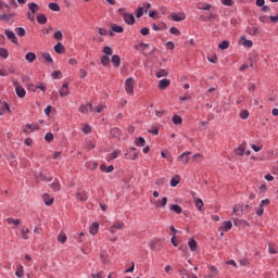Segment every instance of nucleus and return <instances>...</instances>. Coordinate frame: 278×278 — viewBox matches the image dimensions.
Returning <instances> with one entry per match:
<instances>
[{
    "label": "nucleus",
    "instance_id": "obj_8",
    "mask_svg": "<svg viewBox=\"0 0 278 278\" xmlns=\"http://www.w3.org/2000/svg\"><path fill=\"white\" fill-rule=\"evenodd\" d=\"M192 154V152H184L182 154H180L179 156H178V160L180 161V162H182V164H188V162H190V157H188V155H191Z\"/></svg>",
    "mask_w": 278,
    "mask_h": 278
},
{
    "label": "nucleus",
    "instance_id": "obj_50",
    "mask_svg": "<svg viewBox=\"0 0 278 278\" xmlns=\"http://www.w3.org/2000/svg\"><path fill=\"white\" fill-rule=\"evenodd\" d=\"M53 38L55 40H62V38H64V36L62 35V30H56L53 35Z\"/></svg>",
    "mask_w": 278,
    "mask_h": 278
},
{
    "label": "nucleus",
    "instance_id": "obj_7",
    "mask_svg": "<svg viewBox=\"0 0 278 278\" xmlns=\"http://www.w3.org/2000/svg\"><path fill=\"white\" fill-rule=\"evenodd\" d=\"M170 86V79L168 78H163L159 81V88L160 90H166Z\"/></svg>",
    "mask_w": 278,
    "mask_h": 278
},
{
    "label": "nucleus",
    "instance_id": "obj_10",
    "mask_svg": "<svg viewBox=\"0 0 278 278\" xmlns=\"http://www.w3.org/2000/svg\"><path fill=\"white\" fill-rule=\"evenodd\" d=\"M89 233L91 236H97L99 233V223L94 222L90 227H89Z\"/></svg>",
    "mask_w": 278,
    "mask_h": 278
},
{
    "label": "nucleus",
    "instance_id": "obj_5",
    "mask_svg": "<svg viewBox=\"0 0 278 278\" xmlns=\"http://www.w3.org/2000/svg\"><path fill=\"white\" fill-rule=\"evenodd\" d=\"M78 112H80V114H88L89 112H92V104H81L78 109Z\"/></svg>",
    "mask_w": 278,
    "mask_h": 278
},
{
    "label": "nucleus",
    "instance_id": "obj_19",
    "mask_svg": "<svg viewBox=\"0 0 278 278\" xmlns=\"http://www.w3.org/2000/svg\"><path fill=\"white\" fill-rule=\"evenodd\" d=\"M168 203V198L164 197L161 201H157L154 203L155 207H166V204Z\"/></svg>",
    "mask_w": 278,
    "mask_h": 278
},
{
    "label": "nucleus",
    "instance_id": "obj_3",
    "mask_svg": "<svg viewBox=\"0 0 278 278\" xmlns=\"http://www.w3.org/2000/svg\"><path fill=\"white\" fill-rule=\"evenodd\" d=\"M134 78H127L125 81V90L127 94H134Z\"/></svg>",
    "mask_w": 278,
    "mask_h": 278
},
{
    "label": "nucleus",
    "instance_id": "obj_52",
    "mask_svg": "<svg viewBox=\"0 0 278 278\" xmlns=\"http://www.w3.org/2000/svg\"><path fill=\"white\" fill-rule=\"evenodd\" d=\"M169 34H173L174 36H181V31H179L177 27H172L169 29Z\"/></svg>",
    "mask_w": 278,
    "mask_h": 278
},
{
    "label": "nucleus",
    "instance_id": "obj_22",
    "mask_svg": "<svg viewBox=\"0 0 278 278\" xmlns=\"http://www.w3.org/2000/svg\"><path fill=\"white\" fill-rule=\"evenodd\" d=\"M111 62L114 64L115 68H118V66H121V56L117 54L113 55Z\"/></svg>",
    "mask_w": 278,
    "mask_h": 278
},
{
    "label": "nucleus",
    "instance_id": "obj_21",
    "mask_svg": "<svg viewBox=\"0 0 278 278\" xmlns=\"http://www.w3.org/2000/svg\"><path fill=\"white\" fill-rule=\"evenodd\" d=\"M194 205H195V207L199 212L203 211L204 203H203V200L201 198H198V199L194 200Z\"/></svg>",
    "mask_w": 278,
    "mask_h": 278
},
{
    "label": "nucleus",
    "instance_id": "obj_33",
    "mask_svg": "<svg viewBox=\"0 0 278 278\" xmlns=\"http://www.w3.org/2000/svg\"><path fill=\"white\" fill-rule=\"evenodd\" d=\"M10 56V52H8V49L0 48V58H3V60H8Z\"/></svg>",
    "mask_w": 278,
    "mask_h": 278
},
{
    "label": "nucleus",
    "instance_id": "obj_12",
    "mask_svg": "<svg viewBox=\"0 0 278 278\" xmlns=\"http://www.w3.org/2000/svg\"><path fill=\"white\" fill-rule=\"evenodd\" d=\"M53 180V178H47V176H45L43 174H42V172H40L39 174H37L36 175V182L37 184H40V181H52Z\"/></svg>",
    "mask_w": 278,
    "mask_h": 278
},
{
    "label": "nucleus",
    "instance_id": "obj_44",
    "mask_svg": "<svg viewBox=\"0 0 278 278\" xmlns=\"http://www.w3.org/2000/svg\"><path fill=\"white\" fill-rule=\"evenodd\" d=\"M15 34H17V36L23 38V36H25V34H26L25 28H23V27L15 28Z\"/></svg>",
    "mask_w": 278,
    "mask_h": 278
},
{
    "label": "nucleus",
    "instance_id": "obj_13",
    "mask_svg": "<svg viewBox=\"0 0 278 278\" xmlns=\"http://www.w3.org/2000/svg\"><path fill=\"white\" fill-rule=\"evenodd\" d=\"M76 199H78V201H88V192L78 191L76 194Z\"/></svg>",
    "mask_w": 278,
    "mask_h": 278
},
{
    "label": "nucleus",
    "instance_id": "obj_58",
    "mask_svg": "<svg viewBox=\"0 0 278 278\" xmlns=\"http://www.w3.org/2000/svg\"><path fill=\"white\" fill-rule=\"evenodd\" d=\"M263 214H264V206L260 204L258 208L256 210V215L262 216Z\"/></svg>",
    "mask_w": 278,
    "mask_h": 278
},
{
    "label": "nucleus",
    "instance_id": "obj_15",
    "mask_svg": "<svg viewBox=\"0 0 278 278\" xmlns=\"http://www.w3.org/2000/svg\"><path fill=\"white\" fill-rule=\"evenodd\" d=\"M118 155H121V150H115L112 153L108 154L106 160L109 162H112V160H116V157H118Z\"/></svg>",
    "mask_w": 278,
    "mask_h": 278
},
{
    "label": "nucleus",
    "instance_id": "obj_48",
    "mask_svg": "<svg viewBox=\"0 0 278 278\" xmlns=\"http://www.w3.org/2000/svg\"><path fill=\"white\" fill-rule=\"evenodd\" d=\"M143 15H144V8L142 7L138 8L136 13L137 18H142Z\"/></svg>",
    "mask_w": 278,
    "mask_h": 278
},
{
    "label": "nucleus",
    "instance_id": "obj_41",
    "mask_svg": "<svg viewBox=\"0 0 278 278\" xmlns=\"http://www.w3.org/2000/svg\"><path fill=\"white\" fill-rule=\"evenodd\" d=\"M113 227H115V229L121 230L125 227V224L123 223V220H116L114 222Z\"/></svg>",
    "mask_w": 278,
    "mask_h": 278
},
{
    "label": "nucleus",
    "instance_id": "obj_47",
    "mask_svg": "<svg viewBox=\"0 0 278 278\" xmlns=\"http://www.w3.org/2000/svg\"><path fill=\"white\" fill-rule=\"evenodd\" d=\"M249 112L247 110H242L239 114L240 118H242V121H247V118H249Z\"/></svg>",
    "mask_w": 278,
    "mask_h": 278
},
{
    "label": "nucleus",
    "instance_id": "obj_29",
    "mask_svg": "<svg viewBox=\"0 0 278 278\" xmlns=\"http://www.w3.org/2000/svg\"><path fill=\"white\" fill-rule=\"evenodd\" d=\"M37 23H39V25H47V15L45 14L38 15Z\"/></svg>",
    "mask_w": 278,
    "mask_h": 278
},
{
    "label": "nucleus",
    "instance_id": "obj_35",
    "mask_svg": "<svg viewBox=\"0 0 278 278\" xmlns=\"http://www.w3.org/2000/svg\"><path fill=\"white\" fill-rule=\"evenodd\" d=\"M172 121H173L174 125H181V123H184V119L179 115H174Z\"/></svg>",
    "mask_w": 278,
    "mask_h": 278
},
{
    "label": "nucleus",
    "instance_id": "obj_53",
    "mask_svg": "<svg viewBox=\"0 0 278 278\" xmlns=\"http://www.w3.org/2000/svg\"><path fill=\"white\" fill-rule=\"evenodd\" d=\"M88 76V72L84 68L79 70V77L80 79H86V77Z\"/></svg>",
    "mask_w": 278,
    "mask_h": 278
},
{
    "label": "nucleus",
    "instance_id": "obj_1",
    "mask_svg": "<svg viewBox=\"0 0 278 278\" xmlns=\"http://www.w3.org/2000/svg\"><path fill=\"white\" fill-rule=\"evenodd\" d=\"M118 13L121 16H123L124 23H126V25H134V23H136V17L134 14L125 12L124 8L118 9Z\"/></svg>",
    "mask_w": 278,
    "mask_h": 278
},
{
    "label": "nucleus",
    "instance_id": "obj_46",
    "mask_svg": "<svg viewBox=\"0 0 278 278\" xmlns=\"http://www.w3.org/2000/svg\"><path fill=\"white\" fill-rule=\"evenodd\" d=\"M236 155H244V146H239L236 150H235Z\"/></svg>",
    "mask_w": 278,
    "mask_h": 278
},
{
    "label": "nucleus",
    "instance_id": "obj_40",
    "mask_svg": "<svg viewBox=\"0 0 278 278\" xmlns=\"http://www.w3.org/2000/svg\"><path fill=\"white\" fill-rule=\"evenodd\" d=\"M248 33L250 34V36H257V34H260V28L258 27L248 28Z\"/></svg>",
    "mask_w": 278,
    "mask_h": 278
},
{
    "label": "nucleus",
    "instance_id": "obj_6",
    "mask_svg": "<svg viewBox=\"0 0 278 278\" xmlns=\"http://www.w3.org/2000/svg\"><path fill=\"white\" fill-rule=\"evenodd\" d=\"M59 92L60 97H68V94H71V91L68 90V83H64Z\"/></svg>",
    "mask_w": 278,
    "mask_h": 278
},
{
    "label": "nucleus",
    "instance_id": "obj_39",
    "mask_svg": "<svg viewBox=\"0 0 278 278\" xmlns=\"http://www.w3.org/2000/svg\"><path fill=\"white\" fill-rule=\"evenodd\" d=\"M218 49H222V51H225L226 49H229V41L224 40V41L219 42Z\"/></svg>",
    "mask_w": 278,
    "mask_h": 278
},
{
    "label": "nucleus",
    "instance_id": "obj_24",
    "mask_svg": "<svg viewBox=\"0 0 278 278\" xmlns=\"http://www.w3.org/2000/svg\"><path fill=\"white\" fill-rule=\"evenodd\" d=\"M23 275H25V269L23 265H18L15 271V276H17L18 278H23Z\"/></svg>",
    "mask_w": 278,
    "mask_h": 278
},
{
    "label": "nucleus",
    "instance_id": "obj_55",
    "mask_svg": "<svg viewBox=\"0 0 278 278\" xmlns=\"http://www.w3.org/2000/svg\"><path fill=\"white\" fill-rule=\"evenodd\" d=\"M210 270H211V273H213V275H211L210 277H214L216 275H219L218 268H216V266H211Z\"/></svg>",
    "mask_w": 278,
    "mask_h": 278
},
{
    "label": "nucleus",
    "instance_id": "obj_34",
    "mask_svg": "<svg viewBox=\"0 0 278 278\" xmlns=\"http://www.w3.org/2000/svg\"><path fill=\"white\" fill-rule=\"evenodd\" d=\"M30 88H34L33 90L36 91V88L39 90H42V92H47V86L45 84L40 83L37 86L30 85Z\"/></svg>",
    "mask_w": 278,
    "mask_h": 278
},
{
    "label": "nucleus",
    "instance_id": "obj_9",
    "mask_svg": "<svg viewBox=\"0 0 278 278\" xmlns=\"http://www.w3.org/2000/svg\"><path fill=\"white\" fill-rule=\"evenodd\" d=\"M188 247L192 253H194V251L199 249V244L197 243V240H194V238L189 239Z\"/></svg>",
    "mask_w": 278,
    "mask_h": 278
},
{
    "label": "nucleus",
    "instance_id": "obj_17",
    "mask_svg": "<svg viewBox=\"0 0 278 278\" xmlns=\"http://www.w3.org/2000/svg\"><path fill=\"white\" fill-rule=\"evenodd\" d=\"M25 60L26 62H28L29 64H31L33 62L36 61V53L34 52H27L25 55Z\"/></svg>",
    "mask_w": 278,
    "mask_h": 278
},
{
    "label": "nucleus",
    "instance_id": "obj_62",
    "mask_svg": "<svg viewBox=\"0 0 278 278\" xmlns=\"http://www.w3.org/2000/svg\"><path fill=\"white\" fill-rule=\"evenodd\" d=\"M223 5L231 7L233 5V0H222Z\"/></svg>",
    "mask_w": 278,
    "mask_h": 278
},
{
    "label": "nucleus",
    "instance_id": "obj_49",
    "mask_svg": "<svg viewBox=\"0 0 278 278\" xmlns=\"http://www.w3.org/2000/svg\"><path fill=\"white\" fill-rule=\"evenodd\" d=\"M178 185H179V178H172L170 179L169 186L172 188H177Z\"/></svg>",
    "mask_w": 278,
    "mask_h": 278
},
{
    "label": "nucleus",
    "instance_id": "obj_38",
    "mask_svg": "<svg viewBox=\"0 0 278 278\" xmlns=\"http://www.w3.org/2000/svg\"><path fill=\"white\" fill-rule=\"evenodd\" d=\"M167 76H168V71L166 70H160L159 72H156L157 79H161V77H167Z\"/></svg>",
    "mask_w": 278,
    "mask_h": 278
},
{
    "label": "nucleus",
    "instance_id": "obj_28",
    "mask_svg": "<svg viewBox=\"0 0 278 278\" xmlns=\"http://www.w3.org/2000/svg\"><path fill=\"white\" fill-rule=\"evenodd\" d=\"M49 10H52V12H60V4L56 2H51L48 4Z\"/></svg>",
    "mask_w": 278,
    "mask_h": 278
},
{
    "label": "nucleus",
    "instance_id": "obj_54",
    "mask_svg": "<svg viewBox=\"0 0 278 278\" xmlns=\"http://www.w3.org/2000/svg\"><path fill=\"white\" fill-rule=\"evenodd\" d=\"M46 142H53V135L51 132H47L45 136Z\"/></svg>",
    "mask_w": 278,
    "mask_h": 278
},
{
    "label": "nucleus",
    "instance_id": "obj_51",
    "mask_svg": "<svg viewBox=\"0 0 278 278\" xmlns=\"http://www.w3.org/2000/svg\"><path fill=\"white\" fill-rule=\"evenodd\" d=\"M102 51H103L104 55H106V56L108 55H112V53H113V51L110 48V46H105Z\"/></svg>",
    "mask_w": 278,
    "mask_h": 278
},
{
    "label": "nucleus",
    "instance_id": "obj_31",
    "mask_svg": "<svg viewBox=\"0 0 278 278\" xmlns=\"http://www.w3.org/2000/svg\"><path fill=\"white\" fill-rule=\"evenodd\" d=\"M169 210H172L176 214H181V212H184V208H181V206H179L178 204L170 205Z\"/></svg>",
    "mask_w": 278,
    "mask_h": 278
},
{
    "label": "nucleus",
    "instance_id": "obj_61",
    "mask_svg": "<svg viewBox=\"0 0 278 278\" xmlns=\"http://www.w3.org/2000/svg\"><path fill=\"white\" fill-rule=\"evenodd\" d=\"M207 60L212 64H216L218 62V58L216 55L208 56Z\"/></svg>",
    "mask_w": 278,
    "mask_h": 278
},
{
    "label": "nucleus",
    "instance_id": "obj_63",
    "mask_svg": "<svg viewBox=\"0 0 278 278\" xmlns=\"http://www.w3.org/2000/svg\"><path fill=\"white\" fill-rule=\"evenodd\" d=\"M179 275L182 278H190V276L188 275V270L184 269V270H179Z\"/></svg>",
    "mask_w": 278,
    "mask_h": 278
},
{
    "label": "nucleus",
    "instance_id": "obj_11",
    "mask_svg": "<svg viewBox=\"0 0 278 278\" xmlns=\"http://www.w3.org/2000/svg\"><path fill=\"white\" fill-rule=\"evenodd\" d=\"M172 18H173V21H175V23H179V22L186 20V14H184V13H174V14H172Z\"/></svg>",
    "mask_w": 278,
    "mask_h": 278
},
{
    "label": "nucleus",
    "instance_id": "obj_43",
    "mask_svg": "<svg viewBox=\"0 0 278 278\" xmlns=\"http://www.w3.org/2000/svg\"><path fill=\"white\" fill-rule=\"evenodd\" d=\"M7 222L10 224V225H15V227H18V225H21V219H14V218H7Z\"/></svg>",
    "mask_w": 278,
    "mask_h": 278
},
{
    "label": "nucleus",
    "instance_id": "obj_16",
    "mask_svg": "<svg viewBox=\"0 0 278 278\" xmlns=\"http://www.w3.org/2000/svg\"><path fill=\"white\" fill-rule=\"evenodd\" d=\"M36 129H38V127L36 125L26 124L23 131H24V134H31V131H36Z\"/></svg>",
    "mask_w": 278,
    "mask_h": 278
},
{
    "label": "nucleus",
    "instance_id": "obj_27",
    "mask_svg": "<svg viewBox=\"0 0 278 278\" xmlns=\"http://www.w3.org/2000/svg\"><path fill=\"white\" fill-rule=\"evenodd\" d=\"M54 51H55V53H64L65 48H64V46L62 45V42H58V43L54 46Z\"/></svg>",
    "mask_w": 278,
    "mask_h": 278
},
{
    "label": "nucleus",
    "instance_id": "obj_59",
    "mask_svg": "<svg viewBox=\"0 0 278 278\" xmlns=\"http://www.w3.org/2000/svg\"><path fill=\"white\" fill-rule=\"evenodd\" d=\"M137 49H141V51H144V49H149V43L141 42L138 45Z\"/></svg>",
    "mask_w": 278,
    "mask_h": 278
},
{
    "label": "nucleus",
    "instance_id": "obj_56",
    "mask_svg": "<svg viewBox=\"0 0 278 278\" xmlns=\"http://www.w3.org/2000/svg\"><path fill=\"white\" fill-rule=\"evenodd\" d=\"M166 49H168L169 51H173V49H175V43L173 41H167L165 43Z\"/></svg>",
    "mask_w": 278,
    "mask_h": 278
},
{
    "label": "nucleus",
    "instance_id": "obj_30",
    "mask_svg": "<svg viewBox=\"0 0 278 278\" xmlns=\"http://www.w3.org/2000/svg\"><path fill=\"white\" fill-rule=\"evenodd\" d=\"M136 147H144L147 144V140L143 137H139L135 140Z\"/></svg>",
    "mask_w": 278,
    "mask_h": 278
},
{
    "label": "nucleus",
    "instance_id": "obj_45",
    "mask_svg": "<svg viewBox=\"0 0 278 278\" xmlns=\"http://www.w3.org/2000/svg\"><path fill=\"white\" fill-rule=\"evenodd\" d=\"M111 136H113V138H118L121 136V129L118 128L111 129Z\"/></svg>",
    "mask_w": 278,
    "mask_h": 278
},
{
    "label": "nucleus",
    "instance_id": "obj_4",
    "mask_svg": "<svg viewBox=\"0 0 278 278\" xmlns=\"http://www.w3.org/2000/svg\"><path fill=\"white\" fill-rule=\"evenodd\" d=\"M4 34L7 38L13 42V45H18V39L16 38V34H14V31L5 29Z\"/></svg>",
    "mask_w": 278,
    "mask_h": 278
},
{
    "label": "nucleus",
    "instance_id": "obj_14",
    "mask_svg": "<svg viewBox=\"0 0 278 278\" xmlns=\"http://www.w3.org/2000/svg\"><path fill=\"white\" fill-rule=\"evenodd\" d=\"M28 10H30V12L33 14H36V12H39L40 11V5H38L37 3L35 2H30L28 3Z\"/></svg>",
    "mask_w": 278,
    "mask_h": 278
},
{
    "label": "nucleus",
    "instance_id": "obj_23",
    "mask_svg": "<svg viewBox=\"0 0 278 278\" xmlns=\"http://www.w3.org/2000/svg\"><path fill=\"white\" fill-rule=\"evenodd\" d=\"M111 29L112 31H115V34H123V31H125V28H123V26H118L116 24H112Z\"/></svg>",
    "mask_w": 278,
    "mask_h": 278
},
{
    "label": "nucleus",
    "instance_id": "obj_64",
    "mask_svg": "<svg viewBox=\"0 0 278 278\" xmlns=\"http://www.w3.org/2000/svg\"><path fill=\"white\" fill-rule=\"evenodd\" d=\"M269 21H270L271 23H278V14H277V15H271V16H269Z\"/></svg>",
    "mask_w": 278,
    "mask_h": 278
},
{
    "label": "nucleus",
    "instance_id": "obj_60",
    "mask_svg": "<svg viewBox=\"0 0 278 278\" xmlns=\"http://www.w3.org/2000/svg\"><path fill=\"white\" fill-rule=\"evenodd\" d=\"M149 134H153V136H157L160 134V129L157 127L153 126L150 130Z\"/></svg>",
    "mask_w": 278,
    "mask_h": 278
},
{
    "label": "nucleus",
    "instance_id": "obj_18",
    "mask_svg": "<svg viewBox=\"0 0 278 278\" xmlns=\"http://www.w3.org/2000/svg\"><path fill=\"white\" fill-rule=\"evenodd\" d=\"M241 45L245 47L247 49H251L253 47V41L251 39H247L245 37H241Z\"/></svg>",
    "mask_w": 278,
    "mask_h": 278
},
{
    "label": "nucleus",
    "instance_id": "obj_20",
    "mask_svg": "<svg viewBox=\"0 0 278 278\" xmlns=\"http://www.w3.org/2000/svg\"><path fill=\"white\" fill-rule=\"evenodd\" d=\"M28 233H29V228L23 227V228L21 229V238H22L23 240H29Z\"/></svg>",
    "mask_w": 278,
    "mask_h": 278
},
{
    "label": "nucleus",
    "instance_id": "obj_42",
    "mask_svg": "<svg viewBox=\"0 0 278 278\" xmlns=\"http://www.w3.org/2000/svg\"><path fill=\"white\" fill-rule=\"evenodd\" d=\"M58 242H61V244H64L66 242V233H64V232L59 233Z\"/></svg>",
    "mask_w": 278,
    "mask_h": 278
},
{
    "label": "nucleus",
    "instance_id": "obj_36",
    "mask_svg": "<svg viewBox=\"0 0 278 278\" xmlns=\"http://www.w3.org/2000/svg\"><path fill=\"white\" fill-rule=\"evenodd\" d=\"M48 197H49V194L43 195V203H45V205L51 206V205H53L54 200H53V198L48 199Z\"/></svg>",
    "mask_w": 278,
    "mask_h": 278
},
{
    "label": "nucleus",
    "instance_id": "obj_2",
    "mask_svg": "<svg viewBox=\"0 0 278 278\" xmlns=\"http://www.w3.org/2000/svg\"><path fill=\"white\" fill-rule=\"evenodd\" d=\"M13 86L15 88V93L20 99H25V94H27V91H25V88L21 86L20 81H14Z\"/></svg>",
    "mask_w": 278,
    "mask_h": 278
},
{
    "label": "nucleus",
    "instance_id": "obj_32",
    "mask_svg": "<svg viewBox=\"0 0 278 278\" xmlns=\"http://www.w3.org/2000/svg\"><path fill=\"white\" fill-rule=\"evenodd\" d=\"M50 186L52 190H54V192H60V189H61L60 180H54L53 184H51Z\"/></svg>",
    "mask_w": 278,
    "mask_h": 278
},
{
    "label": "nucleus",
    "instance_id": "obj_26",
    "mask_svg": "<svg viewBox=\"0 0 278 278\" xmlns=\"http://www.w3.org/2000/svg\"><path fill=\"white\" fill-rule=\"evenodd\" d=\"M12 18H14V13H10V14H0V21H12Z\"/></svg>",
    "mask_w": 278,
    "mask_h": 278
},
{
    "label": "nucleus",
    "instance_id": "obj_37",
    "mask_svg": "<svg viewBox=\"0 0 278 278\" xmlns=\"http://www.w3.org/2000/svg\"><path fill=\"white\" fill-rule=\"evenodd\" d=\"M100 62H101L102 66H110V56H108V55L101 56Z\"/></svg>",
    "mask_w": 278,
    "mask_h": 278
},
{
    "label": "nucleus",
    "instance_id": "obj_25",
    "mask_svg": "<svg viewBox=\"0 0 278 278\" xmlns=\"http://www.w3.org/2000/svg\"><path fill=\"white\" fill-rule=\"evenodd\" d=\"M231 227H233V224H231V222L229 220H226L219 229H223L224 231H229Z\"/></svg>",
    "mask_w": 278,
    "mask_h": 278
},
{
    "label": "nucleus",
    "instance_id": "obj_57",
    "mask_svg": "<svg viewBox=\"0 0 278 278\" xmlns=\"http://www.w3.org/2000/svg\"><path fill=\"white\" fill-rule=\"evenodd\" d=\"M43 59L46 60V62H49L50 64L53 63V58H51V54L49 53H45Z\"/></svg>",
    "mask_w": 278,
    "mask_h": 278
}]
</instances>
